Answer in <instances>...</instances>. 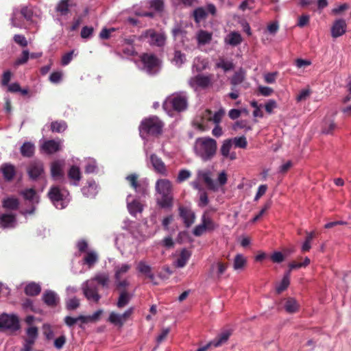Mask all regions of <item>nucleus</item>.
Here are the masks:
<instances>
[{
	"label": "nucleus",
	"instance_id": "f257e3e1",
	"mask_svg": "<svg viewBox=\"0 0 351 351\" xmlns=\"http://www.w3.org/2000/svg\"><path fill=\"white\" fill-rule=\"evenodd\" d=\"M194 152L203 161L212 160L217 152V142L210 136L197 137L193 146Z\"/></svg>",
	"mask_w": 351,
	"mask_h": 351
},
{
	"label": "nucleus",
	"instance_id": "f03ea898",
	"mask_svg": "<svg viewBox=\"0 0 351 351\" xmlns=\"http://www.w3.org/2000/svg\"><path fill=\"white\" fill-rule=\"evenodd\" d=\"M156 190L160 195L156 199L157 204L160 208H171L173 205L172 182L169 179H158Z\"/></svg>",
	"mask_w": 351,
	"mask_h": 351
},
{
	"label": "nucleus",
	"instance_id": "7ed1b4c3",
	"mask_svg": "<svg viewBox=\"0 0 351 351\" xmlns=\"http://www.w3.org/2000/svg\"><path fill=\"white\" fill-rule=\"evenodd\" d=\"M164 122L158 117H149L143 119L138 126L140 135L143 138L147 136L158 137L163 132Z\"/></svg>",
	"mask_w": 351,
	"mask_h": 351
},
{
	"label": "nucleus",
	"instance_id": "20e7f679",
	"mask_svg": "<svg viewBox=\"0 0 351 351\" xmlns=\"http://www.w3.org/2000/svg\"><path fill=\"white\" fill-rule=\"evenodd\" d=\"M162 107L167 112H183L188 107V98L184 93H173L167 97Z\"/></svg>",
	"mask_w": 351,
	"mask_h": 351
},
{
	"label": "nucleus",
	"instance_id": "39448f33",
	"mask_svg": "<svg viewBox=\"0 0 351 351\" xmlns=\"http://www.w3.org/2000/svg\"><path fill=\"white\" fill-rule=\"evenodd\" d=\"M143 64V69L147 73L154 75L158 73L160 67V60L157 58L156 55L144 53L140 57Z\"/></svg>",
	"mask_w": 351,
	"mask_h": 351
},
{
	"label": "nucleus",
	"instance_id": "423d86ee",
	"mask_svg": "<svg viewBox=\"0 0 351 351\" xmlns=\"http://www.w3.org/2000/svg\"><path fill=\"white\" fill-rule=\"evenodd\" d=\"M145 38H148V43L151 45L163 47L166 43L167 36L163 32H156L154 28H149L142 32L140 36L141 40H145Z\"/></svg>",
	"mask_w": 351,
	"mask_h": 351
},
{
	"label": "nucleus",
	"instance_id": "0eeeda50",
	"mask_svg": "<svg viewBox=\"0 0 351 351\" xmlns=\"http://www.w3.org/2000/svg\"><path fill=\"white\" fill-rule=\"evenodd\" d=\"M21 327L17 315H0V328H8L11 330H19Z\"/></svg>",
	"mask_w": 351,
	"mask_h": 351
},
{
	"label": "nucleus",
	"instance_id": "6e6552de",
	"mask_svg": "<svg viewBox=\"0 0 351 351\" xmlns=\"http://www.w3.org/2000/svg\"><path fill=\"white\" fill-rule=\"evenodd\" d=\"M95 280H93V278L90 280L86 281L82 285V291L84 296L88 300H93L95 302H99L101 295L99 293L98 287L94 284Z\"/></svg>",
	"mask_w": 351,
	"mask_h": 351
},
{
	"label": "nucleus",
	"instance_id": "1a4fd4ad",
	"mask_svg": "<svg viewBox=\"0 0 351 351\" xmlns=\"http://www.w3.org/2000/svg\"><path fill=\"white\" fill-rule=\"evenodd\" d=\"M27 171L30 179H40L45 174L43 162L41 160H32L27 165Z\"/></svg>",
	"mask_w": 351,
	"mask_h": 351
},
{
	"label": "nucleus",
	"instance_id": "9d476101",
	"mask_svg": "<svg viewBox=\"0 0 351 351\" xmlns=\"http://www.w3.org/2000/svg\"><path fill=\"white\" fill-rule=\"evenodd\" d=\"M213 75H202L198 73L195 77H192L189 80V84L192 87H200L201 88H207L212 85Z\"/></svg>",
	"mask_w": 351,
	"mask_h": 351
},
{
	"label": "nucleus",
	"instance_id": "9b49d317",
	"mask_svg": "<svg viewBox=\"0 0 351 351\" xmlns=\"http://www.w3.org/2000/svg\"><path fill=\"white\" fill-rule=\"evenodd\" d=\"M179 215L182 217L184 223L186 228H189L193 224L195 219V213L193 212L191 208L186 207V206H180L178 207Z\"/></svg>",
	"mask_w": 351,
	"mask_h": 351
},
{
	"label": "nucleus",
	"instance_id": "f8f14e48",
	"mask_svg": "<svg viewBox=\"0 0 351 351\" xmlns=\"http://www.w3.org/2000/svg\"><path fill=\"white\" fill-rule=\"evenodd\" d=\"M348 25L345 19H337L330 29L331 36L335 38L346 34Z\"/></svg>",
	"mask_w": 351,
	"mask_h": 351
},
{
	"label": "nucleus",
	"instance_id": "ddd939ff",
	"mask_svg": "<svg viewBox=\"0 0 351 351\" xmlns=\"http://www.w3.org/2000/svg\"><path fill=\"white\" fill-rule=\"evenodd\" d=\"M64 160H53L51 165V176L53 179L58 180L64 178Z\"/></svg>",
	"mask_w": 351,
	"mask_h": 351
},
{
	"label": "nucleus",
	"instance_id": "4468645a",
	"mask_svg": "<svg viewBox=\"0 0 351 351\" xmlns=\"http://www.w3.org/2000/svg\"><path fill=\"white\" fill-rule=\"evenodd\" d=\"M150 161L156 172L160 173L162 176H167L166 165L160 157L157 156L156 154H152Z\"/></svg>",
	"mask_w": 351,
	"mask_h": 351
},
{
	"label": "nucleus",
	"instance_id": "2eb2a0df",
	"mask_svg": "<svg viewBox=\"0 0 351 351\" xmlns=\"http://www.w3.org/2000/svg\"><path fill=\"white\" fill-rule=\"evenodd\" d=\"M125 179L135 191L145 194L146 190L138 181V175H136V173H130L126 176Z\"/></svg>",
	"mask_w": 351,
	"mask_h": 351
},
{
	"label": "nucleus",
	"instance_id": "dca6fc26",
	"mask_svg": "<svg viewBox=\"0 0 351 351\" xmlns=\"http://www.w3.org/2000/svg\"><path fill=\"white\" fill-rule=\"evenodd\" d=\"M60 142L56 141V140H47L43 142L41 145V149L48 154L51 153L58 152L60 149Z\"/></svg>",
	"mask_w": 351,
	"mask_h": 351
},
{
	"label": "nucleus",
	"instance_id": "f3484780",
	"mask_svg": "<svg viewBox=\"0 0 351 351\" xmlns=\"http://www.w3.org/2000/svg\"><path fill=\"white\" fill-rule=\"evenodd\" d=\"M43 300L49 306H56L60 302V298L58 294L53 291H46L43 293Z\"/></svg>",
	"mask_w": 351,
	"mask_h": 351
},
{
	"label": "nucleus",
	"instance_id": "a211bd4d",
	"mask_svg": "<svg viewBox=\"0 0 351 351\" xmlns=\"http://www.w3.org/2000/svg\"><path fill=\"white\" fill-rule=\"evenodd\" d=\"M232 332L230 330H224L221 333H219L213 341H210L212 346L219 347L226 343L228 341L229 337H230Z\"/></svg>",
	"mask_w": 351,
	"mask_h": 351
},
{
	"label": "nucleus",
	"instance_id": "6ab92c4d",
	"mask_svg": "<svg viewBox=\"0 0 351 351\" xmlns=\"http://www.w3.org/2000/svg\"><path fill=\"white\" fill-rule=\"evenodd\" d=\"M48 196L53 204L62 201L64 197V193L58 186H52L48 192Z\"/></svg>",
	"mask_w": 351,
	"mask_h": 351
},
{
	"label": "nucleus",
	"instance_id": "aec40b11",
	"mask_svg": "<svg viewBox=\"0 0 351 351\" xmlns=\"http://www.w3.org/2000/svg\"><path fill=\"white\" fill-rule=\"evenodd\" d=\"M1 170L4 179L7 180V181L14 179L16 174V167L13 164H2Z\"/></svg>",
	"mask_w": 351,
	"mask_h": 351
},
{
	"label": "nucleus",
	"instance_id": "412c9836",
	"mask_svg": "<svg viewBox=\"0 0 351 351\" xmlns=\"http://www.w3.org/2000/svg\"><path fill=\"white\" fill-rule=\"evenodd\" d=\"M16 222L15 214H1L0 224L2 228H14Z\"/></svg>",
	"mask_w": 351,
	"mask_h": 351
},
{
	"label": "nucleus",
	"instance_id": "4be33fe9",
	"mask_svg": "<svg viewBox=\"0 0 351 351\" xmlns=\"http://www.w3.org/2000/svg\"><path fill=\"white\" fill-rule=\"evenodd\" d=\"M36 146L33 142H24L20 147V152L23 157H33L35 153Z\"/></svg>",
	"mask_w": 351,
	"mask_h": 351
},
{
	"label": "nucleus",
	"instance_id": "5701e85b",
	"mask_svg": "<svg viewBox=\"0 0 351 351\" xmlns=\"http://www.w3.org/2000/svg\"><path fill=\"white\" fill-rule=\"evenodd\" d=\"M225 111L221 108L218 111L215 112L213 115H212V111L210 110H206L204 112V117L208 119V121H213V122L215 123V124H219L222 119V117L224 115Z\"/></svg>",
	"mask_w": 351,
	"mask_h": 351
},
{
	"label": "nucleus",
	"instance_id": "b1692460",
	"mask_svg": "<svg viewBox=\"0 0 351 351\" xmlns=\"http://www.w3.org/2000/svg\"><path fill=\"white\" fill-rule=\"evenodd\" d=\"M69 179L73 181L74 184H78L82 178V171L80 167L76 165H72L68 171Z\"/></svg>",
	"mask_w": 351,
	"mask_h": 351
},
{
	"label": "nucleus",
	"instance_id": "393cba45",
	"mask_svg": "<svg viewBox=\"0 0 351 351\" xmlns=\"http://www.w3.org/2000/svg\"><path fill=\"white\" fill-rule=\"evenodd\" d=\"M191 256V252H190L189 250H187V249H182L180 252L176 265L177 267H184Z\"/></svg>",
	"mask_w": 351,
	"mask_h": 351
},
{
	"label": "nucleus",
	"instance_id": "a878e982",
	"mask_svg": "<svg viewBox=\"0 0 351 351\" xmlns=\"http://www.w3.org/2000/svg\"><path fill=\"white\" fill-rule=\"evenodd\" d=\"M299 308L300 304L294 298H288L286 300L285 304V308L286 311L289 313H294V312L298 311Z\"/></svg>",
	"mask_w": 351,
	"mask_h": 351
},
{
	"label": "nucleus",
	"instance_id": "bb28decb",
	"mask_svg": "<svg viewBox=\"0 0 351 351\" xmlns=\"http://www.w3.org/2000/svg\"><path fill=\"white\" fill-rule=\"evenodd\" d=\"M242 40L243 38L239 32H231L226 38V42L230 44V45H234H234H239Z\"/></svg>",
	"mask_w": 351,
	"mask_h": 351
},
{
	"label": "nucleus",
	"instance_id": "cd10ccee",
	"mask_svg": "<svg viewBox=\"0 0 351 351\" xmlns=\"http://www.w3.org/2000/svg\"><path fill=\"white\" fill-rule=\"evenodd\" d=\"M232 143H234V138H226V140L223 141L220 147V152L223 157L230 158V152L232 147Z\"/></svg>",
	"mask_w": 351,
	"mask_h": 351
},
{
	"label": "nucleus",
	"instance_id": "c85d7f7f",
	"mask_svg": "<svg viewBox=\"0 0 351 351\" xmlns=\"http://www.w3.org/2000/svg\"><path fill=\"white\" fill-rule=\"evenodd\" d=\"M41 287L40 285L36 284V282H30L28 285H26L25 287V293L26 295H29V296H36V295H38V293L41 291Z\"/></svg>",
	"mask_w": 351,
	"mask_h": 351
},
{
	"label": "nucleus",
	"instance_id": "c756f323",
	"mask_svg": "<svg viewBox=\"0 0 351 351\" xmlns=\"http://www.w3.org/2000/svg\"><path fill=\"white\" fill-rule=\"evenodd\" d=\"M132 296L130 293L127 292L125 289H123L121 291L120 295L119 297L118 301L117 302V306L118 308H124L127 304L129 303Z\"/></svg>",
	"mask_w": 351,
	"mask_h": 351
},
{
	"label": "nucleus",
	"instance_id": "7c9ffc66",
	"mask_svg": "<svg viewBox=\"0 0 351 351\" xmlns=\"http://www.w3.org/2000/svg\"><path fill=\"white\" fill-rule=\"evenodd\" d=\"M17 197H7L2 202V206L6 209L16 210L19 206Z\"/></svg>",
	"mask_w": 351,
	"mask_h": 351
},
{
	"label": "nucleus",
	"instance_id": "2f4dec72",
	"mask_svg": "<svg viewBox=\"0 0 351 351\" xmlns=\"http://www.w3.org/2000/svg\"><path fill=\"white\" fill-rule=\"evenodd\" d=\"M205 231H213L219 228V224L216 223L212 217L208 215V212L204 213Z\"/></svg>",
	"mask_w": 351,
	"mask_h": 351
},
{
	"label": "nucleus",
	"instance_id": "473e14b6",
	"mask_svg": "<svg viewBox=\"0 0 351 351\" xmlns=\"http://www.w3.org/2000/svg\"><path fill=\"white\" fill-rule=\"evenodd\" d=\"M98 255L95 251H88L84 257V263L88 267H92L98 261Z\"/></svg>",
	"mask_w": 351,
	"mask_h": 351
},
{
	"label": "nucleus",
	"instance_id": "72a5a7b5",
	"mask_svg": "<svg viewBox=\"0 0 351 351\" xmlns=\"http://www.w3.org/2000/svg\"><path fill=\"white\" fill-rule=\"evenodd\" d=\"M337 128V123L334 120H325L322 125L323 134H334V132Z\"/></svg>",
	"mask_w": 351,
	"mask_h": 351
},
{
	"label": "nucleus",
	"instance_id": "f704fd0d",
	"mask_svg": "<svg viewBox=\"0 0 351 351\" xmlns=\"http://www.w3.org/2000/svg\"><path fill=\"white\" fill-rule=\"evenodd\" d=\"M72 4L69 3V0H61L58 3L56 10L59 12L61 15H66L69 12V8Z\"/></svg>",
	"mask_w": 351,
	"mask_h": 351
},
{
	"label": "nucleus",
	"instance_id": "c9c22d12",
	"mask_svg": "<svg viewBox=\"0 0 351 351\" xmlns=\"http://www.w3.org/2000/svg\"><path fill=\"white\" fill-rule=\"evenodd\" d=\"M128 208L131 215H136L138 213H142L143 210V206L141 202L138 200H133L128 204Z\"/></svg>",
	"mask_w": 351,
	"mask_h": 351
},
{
	"label": "nucleus",
	"instance_id": "e433bc0d",
	"mask_svg": "<svg viewBox=\"0 0 351 351\" xmlns=\"http://www.w3.org/2000/svg\"><path fill=\"white\" fill-rule=\"evenodd\" d=\"M93 280L97 282L99 285H101L102 287H108L110 282L109 274L108 273H97L93 277Z\"/></svg>",
	"mask_w": 351,
	"mask_h": 351
},
{
	"label": "nucleus",
	"instance_id": "4c0bfd02",
	"mask_svg": "<svg viewBox=\"0 0 351 351\" xmlns=\"http://www.w3.org/2000/svg\"><path fill=\"white\" fill-rule=\"evenodd\" d=\"M66 128L67 123L63 121V120L51 122V130H52L53 132H62V131L66 130Z\"/></svg>",
	"mask_w": 351,
	"mask_h": 351
},
{
	"label": "nucleus",
	"instance_id": "58836bf2",
	"mask_svg": "<svg viewBox=\"0 0 351 351\" xmlns=\"http://www.w3.org/2000/svg\"><path fill=\"white\" fill-rule=\"evenodd\" d=\"M245 79V73L243 70H239L237 73H234L231 78V84L234 86L241 84Z\"/></svg>",
	"mask_w": 351,
	"mask_h": 351
},
{
	"label": "nucleus",
	"instance_id": "ea45409f",
	"mask_svg": "<svg viewBox=\"0 0 351 351\" xmlns=\"http://www.w3.org/2000/svg\"><path fill=\"white\" fill-rule=\"evenodd\" d=\"M210 40H212V34L209 32L202 29L197 34V41L199 44L209 43Z\"/></svg>",
	"mask_w": 351,
	"mask_h": 351
},
{
	"label": "nucleus",
	"instance_id": "a19ab883",
	"mask_svg": "<svg viewBox=\"0 0 351 351\" xmlns=\"http://www.w3.org/2000/svg\"><path fill=\"white\" fill-rule=\"evenodd\" d=\"M130 268L131 265H129V264H123L121 266H115V280H120L123 274L127 273Z\"/></svg>",
	"mask_w": 351,
	"mask_h": 351
},
{
	"label": "nucleus",
	"instance_id": "79ce46f5",
	"mask_svg": "<svg viewBox=\"0 0 351 351\" xmlns=\"http://www.w3.org/2000/svg\"><path fill=\"white\" fill-rule=\"evenodd\" d=\"M246 263V260L244 256L241 254H236L234 258L233 267L234 269H241L243 268Z\"/></svg>",
	"mask_w": 351,
	"mask_h": 351
},
{
	"label": "nucleus",
	"instance_id": "37998d69",
	"mask_svg": "<svg viewBox=\"0 0 351 351\" xmlns=\"http://www.w3.org/2000/svg\"><path fill=\"white\" fill-rule=\"evenodd\" d=\"M208 13L204 8H197L193 11V17L195 22H200L206 19Z\"/></svg>",
	"mask_w": 351,
	"mask_h": 351
},
{
	"label": "nucleus",
	"instance_id": "c03bdc74",
	"mask_svg": "<svg viewBox=\"0 0 351 351\" xmlns=\"http://www.w3.org/2000/svg\"><path fill=\"white\" fill-rule=\"evenodd\" d=\"M314 237H315L314 232H306V239L302 245V251L306 252V251H309V250H311V243L312 240L313 239Z\"/></svg>",
	"mask_w": 351,
	"mask_h": 351
},
{
	"label": "nucleus",
	"instance_id": "a18cd8bd",
	"mask_svg": "<svg viewBox=\"0 0 351 351\" xmlns=\"http://www.w3.org/2000/svg\"><path fill=\"white\" fill-rule=\"evenodd\" d=\"M108 321L114 325L117 326H123V322L121 321V314H118L115 311H112L109 315Z\"/></svg>",
	"mask_w": 351,
	"mask_h": 351
},
{
	"label": "nucleus",
	"instance_id": "49530a36",
	"mask_svg": "<svg viewBox=\"0 0 351 351\" xmlns=\"http://www.w3.org/2000/svg\"><path fill=\"white\" fill-rule=\"evenodd\" d=\"M80 304V300L77 299L74 296L71 299L66 300V307L67 310H75V308H79Z\"/></svg>",
	"mask_w": 351,
	"mask_h": 351
},
{
	"label": "nucleus",
	"instance_id": "de8ad7c7",
	"mask_svg": "<svg viewBox=\"0 0 351 351\" xmlns=\"http://www.w3.org/2000/svg\"><path fill=\"white\" fill-rule=\"evenodd\" d=\"M215 66L220 67V69H222L224 71H230L234 69V65L232 62L225 61L223 58H221L219 62H217Z\"/></svg>",
	"mask_w": 351,
	"mask_h": 351
},
{
	"label": "nucleus",
	"instance_id": "09e8293b",
	"mask_svg": "<svg viewBox=\"0 0 351 351\" xmlns=\"http://www.w3.org/2000/svg\"><path fill=\"white\" fill-rule=\"evenodd\" d=\"M215 267L217 269V274L218 276H221L222 274L225 273L227 267H228V263L217 262L215 264H213L211 269H214Z\"/></svg>",
	"mask_w": 351,
	"mask_h": 351
},
{
	"label": "nucleus",
	"instance_id": "8fccbe9b",
	"mask_svg": "<svg viewBox=\"0 0 351 351\" xmlns=\"http://www.w3.org/2000/svg\"><path fill=\"white\" fill-rule=\"evenodd\" d=\"M149 5L154 10L161 12L165 8V1L164 0H150Z\"/></svg>",
	"mask_w": 351,
	"mask_h": 351
},
{
	"label": "nucleus",
	"instance_id": "3c124183",
	"mask_svg": "<svg viewBox=\"0 0 351 351\" xmlns=\"http://www.w3.org/2000/svg\"><path fill=\"white\" fill-rule=\"evenodd\" d=\"M185 60V54H183V53H182L180 51H176L173 56V62L176 63V64L178 65V66H180V65H182V64H183Z\"/></svg>",
	"mask_w": 351,
	"mask_h": 351
},
{
	"label": "nucleus",
	"instance_id": "603ef678",
	"mask_svg": "<svg viewBox=\"0 0 351 351\" xmlns=\"http://www.w3.org/2000/svg\"><path fill=\"white\" fill-rule=\"evenodd\" d=\"M205 232V222L204 214L202 216V222L194 228L193 233L195 236H202Z\"/></svg>",
	"mask_w": 351,
	"mask_h": 351
},
{
	"label": "nucleus",
	"instance_id": "864d4df0",
	"mask_svg": "<svg viewBox=\"0 0 351 351\" xmlns=\"http://www.w3.org/2000/svg\"><path fill=\"white\" fill-rule=\"evenodd\" d=\"M233 143L237 147L245 149L247 146V141L245 136L234 137Z\"/></svg>",
	"mask_w": 351,
	"mask_h": 351
},
{
	"label": "nucleus",
	"instance_id": "5fc2aeb1",
	"mask_svg": "<svg viewBox=\"0 0 351 351\" xmlns=\"http://www.w3.org/2000/svg\"><path fill=\"white\" fill-rule=\"evenodd\" d=\"M289 287V281H288V277L287 276H285V274L283 276V278L280 282V285H278L276 287V292L278 293H282V291H284L285 289H287Z\"/></svg>",
	"mask_w": 351,
	"mask_h": 351
},
{
	"label": "nucleus",
	"instance_id": "6e6d98bb",
	"mask_svg": "<svg viewBox=\"0 0 351 351\" xmlns=\"http://www.w3.org/2000/svg\"><path fill=\"white\" fill-rule=\"evenodd\" d=\"M43 334L48 340L53 338L54 332L49 324L43 325Z\"/></svg>",
	"mask_w": 351,
	"mask_h": 351
},
{
	"label": "nucleus",
	"instance_id": "4d7b16f0",
	"mask_svg": "<svg viewBox=\"0 0 351 351\" xmlns=\"http://www.w3.org/2000/svg\"><path fill=\"white\" fill-rule=\"evenodd\" d=\"M202 177H203V180H204V182L206 183L207 186L210 189H213V191H216L217 186L215 184V182H214L213 179L210 178L208 173H204Z\"/></svg>",
	"mask_w": 351,
	"mask_h": 351
},
{
	"label": "nucleus",
	"instance_id": "13d9d810",
	"mask_svg": "<svg viewBox=\"0 0 351 351\" xmlns=\"http://www.w3.org/2000/svg\"><path fill=\"white\" fill-rule=\"evenodd\" d=\"M13 40L14 42L21 47H27L28 45V42L25 36H22V34H15Z\"/></svg>",
	"mask_w": 351,
	"mask_h": 351
},
{
	"label": "nucleus",
	"instance_id": "bf43d9fd",
	"mask_svg": "<svg viewBox=\"0 0 351 351\" xmlns=\"http://www.w3.org/2000/svg\"><path fill=\"white\" fill-rule=\"evenodd\" d=\"M258 91L264 97H269V95H271L272 93H274V88H269V86H263V85H260L258 87Z\"/></svg>",
	"mask_w": 351,
	"mask_h": 351
},
{
	"label": "nucleus",
	"instance_id": "052dcab7",
	"mask_svg": "<svg viewBox=\"0 0 351 351\" xmlns=\"http://www.w3.org/2000/svg\"><path fill=\"white\" fill-rule=\"evenodd\" d=\"M27 334L33 340V343L38 335V329L37 326H29L27 330Z\"/></svg>",
	"mask_w": 351,
	"mask_h": 351
},
{
	"label": "nucleus",
	"instance_id": "680f3d73",
	"mask_svg": "<svg viewBox=\"0 0 351 351\" xmlns=\"http://www.w3.org/2000/svg\"><path fill=\"white\" fill-rule=\"evenodd\" d=\"M137 269L140 273L145 274L147 276V274L149 271V265H147V263L141 261L138 263Z\"/></svg>",
	"mask_w": 351,
	"mask_h": 351
},
{
	"label": "nucleus",
	"instance_id": "e2e57ef3",
	"mask_svg": "<svg viewBox=\"0 0 351 351\" xmlns=\"http://www.w3.org/2000/svg\"><path fill=\"white\" fill-rule=\"evenodd\" d=\"M191 176V173L189 170H180L178 174L177 181L178 182H182L184 180L189 179Z\"/></svg>",
	"mask_w": 351,
	"mask_h": 351
},
{
	"label": "nucleus",
	"instance_id": "0e129e2a",
	"mask_svg": "<svg viewBox=\"0 0 351 351\" xmlns=\"http://www.w3.org/2000/svg\"><path fill=\"white\" fill-rule=\"evenodd\" d=\"M66 342V337L64 335H62L58 338H56L54 341V346L56 348L60 349L64 346L65 343Z\"/></svg>",
	"mask_w": 351,
	"mask_h": 351
},
{
	"label": "nucleus",
	"instance_id": "69168bd1",
	"mask_svg": "<svg viewBox=\"0 0 351 351\" xmlns=\"http://www.w3.org/2000/svg\"><path fill=\"white\" fill-rule=\"evenodd\" d=\"M278 75V73H277V71L265 73L264 80L265 82H267V84H273V82H276Z\"/></svg>",
	"mask_w": 351,
	"mask_h": 351
},
{
	"label": "nucleus",
	"instance_id": "338daca9",
	"mask_svg": "<svg viewBox=\"0 0 351 351\" xmlns=\"http://www.w3.org/2000/svg\"><path fill=\"white\" fill-rule=\"evenodd\" d=\"M12 77V73L10 70H6L4 71L2 77H1V84L3 86H8L9 87V84L10 82Z\"/></svg>",
	"mask_w": 351,
	"mask_h": 351
},
{
	"label": "nucleus",
	"instance_id": "774afa93",
	"mask_svg": "<svg viewBox=\"0 0 351 351\" xmlns=\"http://www.w3.org/2000/svg\"><path fill=\"white\" fill-rule=\"evenodd\" d=\"M93 32V27H89V26H84V27H82L81 30V36L82 38H88V37L91 36Z\"/></svg>",
	"mask_w": 351,
	"mask_h": 351
}]
</instances>
